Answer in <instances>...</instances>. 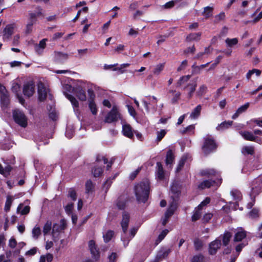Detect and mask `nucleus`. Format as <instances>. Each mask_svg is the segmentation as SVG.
I'll return each mask as SVG.
<instances>
[{
  "label": "nucleus",
  "instance_id": "obj_1",
  "mask_svg": "<svg viewBox=\"0 0 262 262\" xmlns=\"http://www.w3.org/2000/svg\"><path fill=\"white\" fill-rule=\"evenodd\" d=\"M135 193L137 200L139 202L145 203L148 200L149 192V182L144 180L135 186Z\"/></svg>",
  "mask_w": 262,
  "mask_h": 262
},
{
  "label": "nucleus",
  "instance_id": "obj_2",
  "mask_svg": "<svg viewBox=\"0 0 262 262\" xmlns=\"http://www.w3.org/2000/svg\"><path fill=\"white\" fill-rule=\"evenodd\" d=\"M142 102L147 113L154 114L156 112L158 99L156 97L154 96H146L142 100Z\"/></svg>",
  "mask_w": 262,
  "mask_h": 262
},
{
  "label": "nucleus",
  "instance_id": "obj_3",
  "mask_svg": "<svg viewBox=\"0 0 262 262\" xmlns=\"http://www.w3.org/2000/svg\"><path fill=\"white\" fill-rule=\"evenodd\" d=\"M179 194L180 192L177 191L171 195V198L172 201L170 203L169 206L165 213L166 216L170 217L173 214L177 207L178 200Z\"/></svg>",
  "mask_w": 262,
  "mask_h": 262
},
{
  "label": "nucleus",
  "instance_id": "obj_4",
  "mask_svg": "<svg viewBox=\"0 0 262 262\" xmlns=\"http://www.w3.org/2000/svg\"><path fill=\"white\" fill-rule=\"evenodd\" d=\"M13 116L15 122L21 127H25L27 125V118L23 112L19 110L13 112Z\"/></svg>",
  "mask_w": 262,
  "mask_h": 262
},
{
  "label": "nucleus",
  "instance_id": "obj_5",
  "mask_svg": "<svg viewBox=\"0 0 262 262\" xmlns=\"http://www.w3.org/2000/svg\"><path fill=\"white\" fill-rule=\"evenodd\" d=\"M216 144L214 140L210 136L204 139L203 150L205 154H208L216 148Z\"/></svg>",
  "mask_w": 262,
  "mask_h": 262
},
{
  "label": "nucleus",
  "instance_id": "obj_6",
  "mask_svg": "<svg viewBox=\"0 0 262 262\" xmlns=\"http://www.w3.org/2000/svg\"><path fill=\"white\" fill-rule=\"evenodd\" d=\"M121 119V114L119 113L117 107L113 106L112 109L105 117V122L110 123L117 121L118 119Z\"/></svg>",
  "mask_w": 262,
  "mask_h": 262
},
{
  "label": "nucleus",
  "instance_id": "obj_7",
  "mask_svg": "<svg viewBox=\"0 0 262 262\" xmlns=\"http://www.w3.org/2000/svg\"><path fill=\"white\" fill-rule=\"evenodd\" d=\"M29 21H32L34 23L36 21V18L37 17L44 16L43 9L39 6L35 8L34 11L29 12Z\"/></svg>",
  "mask_w": 262,
  "mask_h": 262
},
{
  "label": "nucleus",
  "instance_id": "obj_8",
  "mask_svg": "<svg viewBox=\"0 0 262 262\" xmlns=\"http://www.w3.org/2000/svg\"><path fill=\"white\" fill-rule=\"evenodd\" d=\"M88 92L90 96L89 107L93 115H96L97 114L98 109L96 104L94 102V99L95 97V94L93 91L91 89H89Z\"/></svg>",
  "mask_w": 262,
  "mask_h": 262
},
{
  "label": "nucleus",
  "instance_id": "obj_9",
  "mask_svg": "<svg viewBox=\"0 0 262 262\" xmlns=\"http://www.w3.org/2000/svg\"><path fill=\"white\" fill-rule=\"evenodd\" d=\"M129 221V215L126 212H123L121 222V227L123 233L121 234V239H124L126 236V231L127 230L128 225Z\"/></svg>",
  "mask_w": 262,
  "mask_h": 262
},
{
  "label": "nucleus",
  "instance_id": "obj_10",
  "mask_svg": "<svg viewBox=\"0 0 262 262\" xmlns=\"http://www.w3.org/2000/svg\"><path fill=\"white\" fill-rule=\"evenodd\" d=\"M14 24H9L7 25L3 32V39L4 41L8 40L13 34L15 29Z\"/></svg>",
  "mask_w": 262,
  "mask_h": 262
},
{
  "label": "nucleus",
  "instance_id": "obj_11",
  "mask_svg": "<svg viewBox=\"0 0 262 262\" xmlns=\"http://www.w3.org/2000/svg\"><path fill=\"white\" fill-rule=\"evenodd\" d=\"M63 93L66 98L68 99V100H69V101L71 102L73 107L74 112H75V114L76 115H78L80 113V112L79 110V103L78 101L72 95L67 93L65 91H64Z\"/></svg>",
  "mask_w": 262,
  "mask_h": 262
},
{
  "label": "nucleus",
  "instance_id": "obj_12",
  "mask_svg": "<svg viewBox=\"0 0 262 262\" xmlns=\"http://www.w3.org/2000/svg\"><path fill=\"white\" fill-rule=\"evenodd\" d=\"M35 92V85L32 82H29L24 86L23 92L28 97L32 96Z\"/></svg>",
  "mask_w": 262,
  "mask_h": 262
},
{
  "label": "nucleus",
  "instance_id": "obj_13",
  "mask_svg": "<svg viewBox=\"0 0 262 262\" xmlns=\"http://www.w3.org/2000/svg\"><path fill=\"white\" fill-rule=\"evenodd\" d=\"M48 91L42 83L39 82L38 84V98L40 101H43L46 98Z\"/></svg>",
  "mask_w": 262,
  "mask_h": 262
},
{
  "label": "nucleus",
  "instance_id": "obj_14",
  "mask_svg": "<svg viewBox=\"0 0 262 262\" xmlns=\"http://www.w3.org/2000/svg\"><path fill=\"white\" fill-rule=\"evenodd\" d=\"M221 245V241L219 239H216L212 242L209 246V252L210 254L212 255L215 254L217 249L220 248Z\"/></svg>",
  "mask_w": 262,
  "mask_h": 262
},
{
  "label": "nucleus",
  "instance_id": "obj_15",
  "mask_svg": "<svg viewBox=\"0 0 262 262\" xmlns=\"http://www.w3.org/2000/svg\"><path fill=\"white\" fill-rule=\"evenodd\" d=\"M239 134L246 140L257 142V137L254 135L253 133L249 131H241Z\"/></svg>",
  "mask_w": 262,
  "mask_h": 262
},
{
  "label": "nucleus",
  "instance_id": "obj_16",
  "mask_svg": "<svg viewBox=\"0 0 262 262\" xmlns=\"http://www.w3.org/2000/svg\"><path fill=\"white\" fill-rule=\"evenodd\" d=\"M12 91L16 94L19 103L21 104H24L25 100L23 97L18 94V92L20 91V85L16 82H13L12 85Z\"/></svg>",
  "mask_w": 262,
  "mask_h": 262
},
{
  "label": "nucleus",
  "instance_id": "obj_17",
  "mask_svg": "<svg viewBox=\"0 0 262 262\" xmlns=\"http://www.w3.org/2000/svg\"><path fill=\"white\" fill-rule=\"evenodd\" d=\"M47 39L44 38L41 40L38 44L35 46V50L38 54H42L43 52L44 49L46 47V41Z\"/></svg>",
  "mask_w": 262,
  "mask_h": 262
},
{
  "label": "nucleus",
  "instance_id": "obj_18",
  "mask_svg": "<svg viewBox=\"0 0 262 262\" xmlns=\"http://www.w3.org/2000/svg\"><path fill=\"white\" fill-rule=\"evenodd\" d=\"M89 247L91 252L95 258L99 257V252L94 241L91 240L89 243Z\"/></svg>",
  "mask_w": 262,
  "mask_h": 262
},
{
  "label": "nucleus",
  "instance_id": "obj_19",
  "mask_svg": "<svg viewBox=\"0 0 262 262\" xmlns=\"http://www.w3.org/2000/svg\"><path fill=\"white\" fill-rule=\"evenodd\" d=\"M221 183V182L219 181L217 183L214 181L212 180H205L202 182L199 185V188L201 189H205L209 188L211 186L216 185L217 186Z\"/></svg>",
  "mask_w": 262,
  "mask_h": 262
},
{
  "label": "nucleus",
  "instance_id": "obj_20",
  "mask_svg": "<svg viewBox=\"0 0 262 262\" xmlns=\"http://www.w3.org/2000/svg\"><path fill=\"white\" fill-rule=\"evenodd\" d=\"M122 133L124 136L129 138H132L134 134L131 126L127 124L122 125Z\"/></svg>",
  "mask_w": 262,
  "mask_h": 262
},
{
  "label": "nucleus",
  "instance_id": "obj_21",
  "mask_svg": "<svg viewBox=\"0 0 262 262\" xmlns=\"http://www.w3.org/2000/svg\"><path fill=\"white\" fill-rule=\"evenodd\" d=\"M157 176L159 180H163L165 178V172L162 164L158 162L156 164Z\"/></svg>",
  "mask_w": 262,
  "mask_h": 262
},
{
  "label": "nucleus",
  "instance_id": "obj_22",
  "mask_svg": "<svg viewBox=\"0 0 262 262\" xmlns=\"http://www.w3.org/2000/svg\"><path fill=\"white\" fill-rule=\"evenodd\" d=\"M246 236V232L242 228L237 229L234 237V242H240Z\"/></svg>",
  "mask_w": 262,
  "mask_h": 262
},
{
  "label": "nucleus",
  "instance_id": "obj_23",
  "mask_svg": "<svg viewBox=\"0 0 262 262\" xmlns=\"http://www.w3.org/2000/svg\"><path fill=\"white\" fill-rule=\"evenodd\" d=\"M249 103L247 102L245 103L244 105L239 107L236 111V112L232 116V118L233 119H236L241 114L246 112V111L249 107Z\"/></svg>",
  "mask_w": 262,
  "mask_h": 262
},
{
  "label": "nucleus",
  "instance_id": "obj_24",
  "mask_svg": "<svg viewBox=\"0 0 262 262\" xmlns=\"http://www.w3.org/2000/svg\"><path fill=\"white\" fill-rule=\"evenodd\" d=\"M75 94L80 101H84L86 100L85 92L82 88H77L75 90Z\"/></svg>",
  "mask_w": 262,
  "mask_h": 262
},
{
  "label": "nucleus",
  "instance_id": "obj_25",
  "mask_svg": "<svg viewBox=\"0 0 262 262\" xmlns=\"http://www.w3.org/2000/svg\"><path fill=\"white\" fill-rule=\"evenodd\" d=\"M170 252V250L169 249H162L160 250L157 255L156 259L160 260L165 258L168 255Z\"/></svg>",
  "mask_w": 262,
  "mask_h": 262
},
{
  "label": "nucleus",
  "instance_id": "obj_26",
  "mask_svg": "<svg viewBox=\"0 0 262 262\" xmlns=\"http://www.w3.org/2000/svg\"><path fill=\"white\" fill-rule=\"evenodd\" d=\"M169 94H171L172 98L171 100V102L172 104H175L178 102V100L180 98L181 93L180 92H177L176 90H170L168 92Z\"/></svg>",
  "mask_w": 262,
  "mask_h": 262
},
{
  "label": "nucleus",
  "instance_id": "obj_27",
  "mask_svg": "<svg viewBox=\"0 0 262 262\" xmlns=\"http://www.w3.org/2000/svg\"><path fill=\"white\" fill-rule=\"evenodd\" d=\"M137 230L138 228H132L130 231L129 237H127V239H125V237L124 238V239H121V241L123 243L124 247H126L128 245L129 241L134 237V236L137 233Z\"/></svg>",
  "mask_w": 262,
  "mask_h": 262
},
{
  "label": "nucleus",
  "instance_id": "obj_28",
  "mask_svg": "<svg viewBox=\"0 0 262 262\" xmlns=\"http://www.w3.org/2000/svg\"><path fill=\"white\" fill-rule=\"evenodd\" d=\"M67 223L64 220H61L60 222V225L55 224L53 227V232L55 231L60 232L64 230L66 227Z\"/></svg>",
  "mask_w": 262,
  "mask_h": 262
},
{
  "label": "nucleus",
  "instance_id": "obj_29",
  "mask_svg": "<svg viewBox=\"0 0 262 262\" xmlns=\"http://www.w3.org/2000/svg\"><path fill=\"white\" fill-rule=\"evenodd\" d=\"M68 58V55L60 52H55V59L59 62H63L67 60Z\"/></svg>",
  "mask_w": 262,
  "mask_h": 262
},
{
  "label": "nucleus",
  "instance_id": "obj_30",
  "mask_svg": "<svg viewBox=\"0 0 262 262\" xmlns=\"http://www.w3.org/2000/svg\"><path fill=\"white\" fill-rule=\"evenodd\" d=\"M202 35L201 32H198V33H192L189 34L187 37H186V41H199L200 39V37Z\"/></svg>",
  "mask_w": 262,
  "mask_h": 262
},
{
  "label": "nucleus",
  "instance_id": "obj_31",
  "mask_svg": "<svg viewBox=\"0 0 262 262\" xmlns=\"http://www.w3.org/2000/svg\"><path fill=\"white\" fill-rule=\"evenodd\" d=\"M202 110L201 105H198L195 107L190 115V117L192 119H196L200 115Z\"/></svg>",
  "mask_w": 262,
  "mask_h": 262
},
{
  "label": "nucleus",
  "instance_id": "obj_32",
  "mask_svg": "<svg viewBox=\"0 0 262 262\" xmlns=\"http://www.w3.org/2000/svg\"><path fill=\"white\" fill-rule=\"evenodd\" d=\"M30 207L29 206H24L23 204H19L17 208V212H19L21 215L28 214L30 211Z\"/></svg>",
  "mask_w": 262,
  "mask_h": 262
},
{
  "label": "nucleus",
  "instance_id": "obj_33",
  "mask_svg": "<svg viewBox=\"0 0 262 262\" xmlns=\"http://www.w3.org/2000/svg\"><path fill=\"white\" fill-rule=\"evenodd\" d=\"M232 123L233 121H224L216 126V128L217 130H223L228 128L232 125Z\"/></svg>",
  "mask_w": 262,
  "mask_h": 262
},
{
  "label": "nucleus",
  "instance_id": "obj_34",
  "mask_svg": "<svg viewBox=\"0 0 262 262\" xmlns=\"http://www.w3.org/2000/svg\"><path fill=\"white\" fill-rule=\"evenodd\" d=\"M174 161V156L171 150H169L166 155V164L167 166H171Z\"/></svg>",
  "mask_w": 262,
  "mask_h": 262
},
{
  "label": "nucleus",
  "instance_id": "obj_35",
  "mask_svg": "<svg viewBox=\"0 0 262 262\" xmlns=\"http://www.w3.org/2000/svg\"><path fill=\"white\" fill-rule=\"evenodd\" d=\"M243 154L253 155L254 153V148L252 146H245L242 148Z\"/></svg>",
  "mask_w": 262,
  "mask_h": 262
},
{
  "label": "nucleus",
  "instance_id": "obj_36",
  "mask_svg": "<svg viewBox=\"0 0 262 262\" xmlns=\"http://www.w3.org/2000/svg\"><path fill=\"white\" fill-rule=\"evenodd\" d=\"M213 10V7L207 6L204 8V10L202 12V15L206 18H208L212 15V11Z\"/></svg>",
  "mask_w": 262,
  "mask_h": 262
},
{
  "label": "nucleus",
  "instance_id": "obj_37",
  "mask_svg": "<svg viewBox=\"0 0 262 262\" xmlns=\"http://www.w3.org/2000/svg\"><path fill=\"white\" fill-rule=\"evenodd\" d=\"M14 198L11 195H7L6 201L5 202L4 210L5 211L8 212L10 210L11 206L13 201Z\"/></svg>",
  "mask_w": 262,
  "mask_h": 262
},
{
  "label": "nucleus",
  "instance_id": "obj_38",
  "mask_svg": "<svg viewBox=\"0 0 262 262\" xmlns=\"http://www.w3.org/2000/svg\"><path fill=\"white\" fill-rule=\"evenodd\" d=\"M209 63V62H208L206 64H201L200 66H196L195 63L193 64L191 67L192 69V73L194 74H200L201 73V70L206 67Z\"/></svg>",
  "mask_w": 262,
  "mask_h": 262
},
{
  "label": "nucleus",
  "instance_id": "obj_39",
  "mask_svg": "<svg viewBox=\"0 0 262 262\" xmlns=\"http://www.w3.org/2000/svg\"><path fill=\"white\" fill-rule=\"evenodd\" d=\"M238 39L237 38H227L225 40V43L226 47L228 48H232L234 46L237 44Z\"/></svg>",
  "mask_w": 262,
  "mask_h": 262
},
{
  "label": "nucleus",
  "instance_id": "obj_40",
  "mask_svg": "<svg viewBox=\"0 0 262 262\" xmlns=\"http://www.w3.org/2000/svg\"><path fill=\"white\" fill-rule=\"evenodd\" d=\"M202 208H199V206L195 208L193 215L191 217L192 221H196L200 218L202 213Z\"/></svg>",
  "mask_w": 262,
  "mask_h": 262
},
{
  "label": "nucleus",
  "instance_id": "obj_41",
  "mask_svg": "<svg viewBox=\"0 0 262 262\" xmlns=\"http://www.w3.org/2000/svg\"><path fill=\"white\" fill-rule=\"evenodd\" d=\"M41 229L38 226H35L32 231V237L36 240L41 234Z\"/></svg>",
  "mask_w": 262,
  "mask_h": 262
},
{
  "label": "nucleus",
  "instance_id": "obj_42",
  "mask_svg": "<svg viewBox=\"0 0 262 262\" xmlns=\"http://www.w3.org/2000/svg\"><path fill=\"white\" fill-rule=\"evenodd\" d=\"M126 205V201L125 198L120 197L119 198L116 202V205L118 209L122 210L124 209Z\"/></svg>",
  "mask_w": 262,
  "mask_h": 262
},
{
  "label": "nucleus",
  "instance_id": "obj_43",
  "mask_svg": "<svg viewBox=\"0 0 262 262\" xmlns=\"http://www.w3.org/2000/svg\"><path fill=\"white\" fill-rule=\"evenodd\" d=\"M165 66V63H159L157 64L154 70L153 73L155 75H158L160 74V73L163 70Z\"/></svg>",
  "mask_w": 262,
  "mask_h": 262
},
{
  "label": "nucleus",
  "instance_id": "obj_44",
  "mask_svg": "<svg viewBox=\"0 0 262 262\" xmlns=\"http://www.w3.org/2000/svg\"><path fill=\"white\" fill-rule=\"evenodd\" d=\"M94 188V185L91 180L88 181L85 183V192L86 193H92Z\"/></svg>",
  "mask_w": 262,
  "mask_h": 262
},
{
  "label": "nucleus",
  "instance_id": "obj_45",
  "mask_svg": "<svg viewBox=\"0 0 262 262\" xmlns=\"http://www.w3.org/2000/svg\"><path fill=\"white\" fill-rule=\"evenodd\" d=\"M1 102L3 105L7 106L9 102L8 93H4L1 95Z\"/></svg>",
  "mask_w": 262,
  "mask_h": 262
},
{
  "label": "nucleus",
  "instance_id": "obj_46",
  "mask_svg": "<svg viewBox=\"0 0 262 262\" xmlns=\"http://www.w3.org/2000/svg\"><path fill=\"white\" fill-rule=\"evenodd\" d=\"M114 235V232L112 230H108L103 234L104 241L105 243L111 241Z\"/></svg>",
  "mask_w": 262,
  "mask_h": 262
},
{
  "label": "nucleus",
  "instance_id": "obj_47",
  "mask_svg": "<svg viewBox=\"0 0 262 262\" xmlns=\"http://www.w3.org/2000/svg\"><path fill=\"white\" fill-rule=\"evenodd\" d=\"M168 232L169 231L167 229L163 230L159 235L156 241V244L158 245L159 243H160L164 238Z\"/></svg>",
  "mask_w": 262,
  "mask_h": 262
},
{
  "label": "nucleus",
  "instance_id": "obj_48",
  "mask_svg": "<svg viewBox=\"0 0 262 262\" xmlns=\"http://www.w3.org/2000/svg\"><path fill=\"white\" fill-rule=\"evenodd\" d=\"M232 235L229 232H225L223 237V243L225 246L228 244Z\"/></svg>",
  "mask_w": 262,
  "mask_h": 262
},
{
  "label": "nucleus",
  "instance_id": "obj_49",
  "mask_svg": "<svg viewBox=\"0 0 262 262\" xmlns=\"http://www.w3.org/2000/svg\"><path fill=\"white\" fill-rule=\"evenodd\" d=\"M207 89V88L205 85H201L196 92V95L199 97L202 96L206 93Z\"/></svg>",
  "mask_w": 262,
  "mask_h": 262
},
{
  "label": "nucleus",
  "instance_id": "obj_50",
  "mask_svg": "<svg viewBox=\"0 0 262 262\" xmlns=\"http://www.w3.org/2000/svg\"><path fill=\"white\" fill-rule=\"evenodd\" d=\"M103 169L101 167H95L92 170V173L95 177H99L102 174Z\"/></svg>",
  "mask_w": 262,
  "mask_h": 262
},
{
  "label": "nucleus",
  "instance_id": "obj_51",
  "mask_svg": "<svg viewBox=\"0 0 262 262\" xmlns=\"http://www.w3.org/2000/svg\"><path fill=\"white\" fill-rule=\"evenodd\" d=\"M196 86V83L189 84L187 85L188 88L189 93H188V98H191L195 90V88Z\"/></svg>",
  "mask_w": 262,
  "mask_h": 262
},
{
  "label": "nucleus",
  "instance_id": "obj_52",
  "mask_svg": "<svg viewBox=\"0 0 262 262\" xmlns=\"http://www.w3.org/2000/svg\"><path fill=\"white\" fill-rule=\"evenodd\" d=\"M52 227V223L50 221H48L45 224L43 228V232L44 235L47 234L51 230Z\"/></svg>",
  "mask_w": 262,
  "mask_h": 262
},
{
  "label": "nucleus",
  "instance_id": "obj_53",
  "mask_svg": "<svg viewBox=\"0 0 262 262\" xmlns=\"http://www.w3.org/2000/svg\"><path fill=\"white\" fill-rule=\"evenodd\" d=\"M186 159H187V157L185 156H183L181 158V160H180V161L179 162L178 165L177 169H176L177 172H178L179 171H180V170L182 169V168L183 167L184 163L186 160Z\"/></svg>",
  "mask_w": 262,
  "mask_h": 262
},
{
  "label": "nucleus",
  "instance_id": "obj_54",
  "mask_svg": "<svg viewBox=\"0 0 262 262\" xmlns=\"http://www.w3.org/2000/svg\"><path fill=\"white\" fill-rule=\"evenodd\" d=\"M190 78V75L182 76L177 82L178 85L180 86L184 83L187 82L189 80Z\"/></svg>",
  "mask_w": 262,
  "mask_h": 262
},
{
  "label": "nucleus",
  "instance_id": "obj_55",
  "mask_svg": "<svg viewBox=\"0 0 262 262\" xmlns=\"http://www.w3.org/2000/svg\"><path fill=\"white\" fill-rule=\"evenodd\" d=\"M195 126L194 125H190L186 127L184 130L182 131V134H192L194 133Z\"/></svg>",
  "mask_w": 262,
  "mask_h": 262
},
{
  "label": "nucleus",
  "instance_id": "obj_56",
  "mask_svg": "<svg viewBox=\"0 0 262 262\" xmlns=\"http://www.w3.org/2000/svg\"><path fill=\"white\" fill-rule=\"evenodd\" d=\"M130 66L129 63H123L120 66V67L114 69V71H120L121 73L125 72L124 68H127Z\"/></svg>",
  "mask_w": 262,
  "mask_h": 262
},
{
  "label": "nucleus",
  "instance_id": "obj_57",
  "mask_svg": "<svg viewBox=\"0 0 262 262\" xmlns=\"http://www.w3.org/2000/svg\"><path fill=\"white\" fill-rule=\"evenodd\" d=\"M176 2V1H170L163 5L162 7L166 9H170L174 6Z\"/></svg>",
  "mask_w": 262,
  "mask_h": 262
},
{
  "label": "nucleus",
  "instance_id": "obj_58",
  "mask_svg": "<svg viewBox=\"0 0 262 262\" xmlns=\"http://www.w3.org/2000/svg\"><path fill=\"white\" fill-rule=\"evenodd\" d=\"M194 245L196 250H200L203 246V243L200 239L195 238L194 241Z\"/></svg>",
  "mask_w": 262,
  "mask_h": 262
},
{
  "label": "nucleus",
  "instance_id": "obj_59",
  "mask_svg": "<svg viewBox=\"0 0 262 262\" xmlns=\"http://www.w3.org/2000/svg\"><path fill=\"white\" fill-rule=\"evenodd\" d=\"M166 132L164 129H162L159 132H158L157 133V140L158 141H160L162 140V139L165 136Z\"/></svg>",
  "mask_w": 262,
  "mask_h": 262
},
{
  "label": "nucleus",
  "instance_id": "obj_60",
  "mask_svg": "<svg viewBox=\"0 0 262 262\" xmlns=\"http://www.w3.org/2000/svg\"><path fill=\"white\" fill-rule=\"evenodd\" d=\"M225 18V14L224 12H221L218 15H215V22L219 23V21L223 20Z\"/></svg>",
  "mask_w": 262,
  "mask_h": 262
},
{
  "label": "nucleus",
  "instance_id": "obj_61",
  "mask_svg": "<svg viewBox=\"0 0 262 262\" xmlns=\"http://www.w3.org/2000/svg\"><path fill=\"white\" fill-rule=\"evenodd\" d=\"M117 176V174H116L115 176H114L113 178L112 179L110 178L108 179L105 182V183H104L103 184V187L105 188L106 187V190L105 191H107V190L110 188V187L111 186L112 183V180L114 179Z\"/></svg>",
  "mask_w": 262,
  "mask_h": 262
},
{
  "label": "nucleus",
  "instance_id": "obj_62",
  "mask_svg": "<svg viewBox=\"0 0 262 262\" xmlns=\"http://www.w3.org/2000/svg\"><path fill=\"white\" fill-rule=\"evenodd\" d=\"M203 257L202 255L194 256L191 260V262H202Z\"/></svg>",
  "mask_w": 262,
  "mask_h": 262
},
{
  "label": "nucleus",
  "instance_id": "obj_63",
  "mask_svg": "<svg viewBox=\"0 0 262 262\" xmlns=\"http://www.w3.org/2000/svg\"><path fill=\"white\" fill-rule=\"evenodd\" d=\"M37 248L34 247L27 251L25 253L26 256H30L35 255L37 252Z\"/></svg>",
  "mask_w": 262,
  "mask_h": 262
},
{
  "label": "nucleus",
  "instance_id": "obj_64",
  "mask_svg": "<svg viewBox=\"0 0 262 262\" xmlns=\"http://www.w3.org/2000/svg\"><path fill=\"white\" fill-rule=\"evenodd\" d=\"M212 214L210 213H206L203 217V222H205V223H207L208 222H209L211 219L212 217Z\"/></svg>",
  "mask_w": 262,
  "mask_h": 262
}]
</instances>
